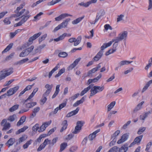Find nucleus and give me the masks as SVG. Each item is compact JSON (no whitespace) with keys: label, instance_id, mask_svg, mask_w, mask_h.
Listing matches in <instances>:
<instances>
[{"label":"nucleus","instance_id":"nucleus-6","mask_svg":"<svg viewBox=\"0 0 152 152\" xmlns=\"http://www.w3.org/2000/svg\"><path fill=\"white\" fill-rule=\"evenodd\" d=\"M81 59L80 58L76 59L73 62L70 64L67 68V70L68 71L72 70L78 64Z\"/></svg>","mask_w":152,"mask_h":152},{"label":"nucleus","instance_id":"nucleus-61","mask_svg":"<svg viewBox=\"0 0 152 152\" xmlns=\"http://www.w3.org/2000/svg\"><path fill=\"white\" fill-rule=\"evenodd\" d=\"M120 131L119 130H117L116 131L112 136V138H113L114 137L117 136L120 133Z\"/></svg>","mask_w":152,"mask_h":152},{"label":"nucleus","instance_id":"nucleus-64","mask_svg":"<svg viewBox=\"0 0 152 152\" xmlns=\"http://www.w3.org/2000/svg\"><path fill=\"white\" fill-rule=\"evenodd\" d=\"M77 147L76 146H73L70 148L69 151L70 152H74L77 149Z\"/></svg>","mask_w":152,"mask_h":152},{"label":"nucleus","instance_id":"nucleus-34","mask_svg":"<svg viewBox=\"0 0 152 152\" xmlns=\"http://www.w3.org/2000/svg\"><path fill=\"white\" fill-rule=\"evenodd\" d=\"M28 54H29L27 52V50L25 49L24 50H23L20 54L19 56L20 57H24L27 56Z\"/></svg>","mask_w":152,"mask_h":152},{"label":"nucleus","instance_id":"nucleus-58","mask_svg":"<svg viewBox=\"0 0 152 152\" xmlns=\"http://www.w3.org/2000/svg\"><path fill=\"white\" fill-rule=\"evenodd\" d=\"M36 93L33 91L31 94L29 96L28 98L25 100V102H26L28 100L32 98L34 95Z\"/></svg>","mask_w":152,"mask_h":152},{"label":"nucleus","instance_id":"nucleus-28","mask_svg":"<svg viewBox=\"0 0 152 152\" xmlns=\"http://www.w3.org/2000/svg\"><path fill=\"white\" fill-rule=\"evenodd\" d=\"M84 18V16L79 17L72 22V23L75 25L77 24L81 21Z\"/></svg>","mask_w":152,"mask_h":152},{"label":"nucleus","instance_id":"nucleus-59","mask_svg":"<svg viewBox=\"0 0 152 152\" xmlns=\"http://www.w3.org/2000/svg\"><path fill=\"white\" fill-rule=\"evenodd\" d=\"M36 93L33 91L31 94L29 96L28 98L25 100V102H26L28 100L32 98L34 95Z\"/></svg>","mask_w":152,"mask_h":152},{"label":"nucleus","instance_id":"nucleus-26","mask_svg":"<svg viewBox=\"0 0 152 152\" xmlns=\"http://www.w3.org/2000/svg\"><path fill=\"white\" fill-rule=\"evenodd\" d=\"M28 60V58H26L21 60H20L19 61H18L16 63H15V64L16 65H21L25 62L27 61Z\"/></svg>","mask_w":152,"mask_h":152},{"label":"nucleus","instance_id":"nucleus-52","mask_svg":"<svg viewBox=\"0 0 152 152\" xmlns=\"http://www.w3.org/2000/svg\"><path fill=\"white\" fill-rule=\"evenodd\" d=\"M101 75L100 74L97 77L95 78L94 79H91L92 83H95L101 77Z\"/></svg>","mask_w":152,"mask_h":152},{"label":"nucleus","instance_id":"nucleus-43","mask_svg":"<svg viewBox=\"0 0 152 152\" xmlns=\"http://www.w3.org/2000/svg\"><path fill=\"white\" fill-rule=\"evenodd\" d=\"M43 13L42 12H40L36 16L34 17V21H36L37 20H39L40 18V16L43 15Z\"/></svg>","mask_w":152,"mask_h":152},{"label":"nucleus","instance_id":"nucleus-32","mask_svg":"<svg viewBox=\"0 0 152 152\" xmlns=\"http://www.w3.org/2000/svg\"><path fill=\"white\" fill-rule=\"evenodd\" d=\"M19 105L16 104L11 107L9 109V111L11 112H14L17 110L18 108Z\"/></svg>","mask_w":152,"mask_h":152},{"label":"nucleus","instance_id":"nucleus-62","mask_svg":"<svg viewBox=\"0 0 152 152\" xmlns=\"http://www.w3.org/2000/svg\"><path fill=\"white\" fill-rule=\"evenodd\" d=\"M26 139V137H25V136H22L19 139V143H20L24 141H25Z\"/></svg>","mask_w":152,"mask_h":152},{"label":"nucleus","instance_id":"nucleus-50","mask_svg":"<svg viewBox=\"0 0 152 152\" xmlns=\"http://www.w3.org/2000/svg\"><path fill=\"white\" fill-rule=\"evenodd\" d=\"M47 36V34H45L42 35L41 37L39 38V43H40L43 40H44Z\"/></svg>","mask_w":152,"mask_h":152},{"label":"nucleus","instance_id":"nucleus-42","mask_svg":"<svg viewBox=\"0 0 152 152\" xmlns=\"http://www.w3.org/2000/svg\"><path fill=\"white\" fill-rule=\"evenodd\" d=\"M67 54L66 52H63L59 53L58 56L60 57L65 58L67 56Z\"/></svg>","mask_w":152,"mask_h":152},{"label":"nucleus","instance_id":"nucleus-3","mask_svg":"<svg viewBox=\"0 0 152 152\" xmlns=\"http://www.w3.org/2000/svg\"><path fill=\"white\" fill-rule=\"evenodd\" d=\"M81 39V36H80L77 37V39H76V38L74 37L71 38L69 39L68 41L71 43L74 42V45L76 46L79 45Z\"/></svg>","mask_w":152,"mask_h":152},{"label":"nucleus","instance_id":"nucleus-9","mask_svg":"<svg viewBox=\"0 0 152 152\" xmlns=\"http://www.w3.org/2000/svg\"><path fill=\"white\" fill-rule=\"evenodd\" d=\"M69 16H71V15L67 13L62 14L59 16L55 18V20L56 21H60L64 18Z\"/></svg>","mask_w":152,"mask_h":152},{"label":"nucleus","instance_id":"nucleus-60","mask_svg":"<svg viewBox=\"0 0 152 152\" xmlns=\"http://www.w3.org/2000/svg\"><path fill=\"white\" fill-rule=\"evenodd\" d=\"M124 17V15H123L121 14L120 15L118 16L117 18V22H119L122 20Z\"/></svg>","mask_w":152,"mask_h":152},{"label":"nucleus","instance_id":"nucleus-11","mask_svg":"<svg viewBox=\"0 0 152 152\" xmlns=\"http://www.w3.org/2000/svg\"><path fill=\"white\" fill-rule=\"evenodd\" d=\"M128 144H125L119 148L118 152H126L128 150Z\"/></svg>","mask_w":152,"mask_h":152},{"label":"nucleus","instance_id":"nucleus-23","mask_svg":"<svg viewBox=\"0 0 152 152\" xmlns=\"http://www.w3.org/2000/svg\"><path fill=\"white\" fill-rule=\"evenodd\" d=\"M59 67V64H58L56 66L53 68L50 72H49L48 76L49 78L51 77L52 74L54 72L57 70Z\"/></svg>","mask_w":152,"mask_h":152},{"label":"nucleus","instance_id":"nucleus-19","mask_svg":"<svg viewBox=\"0 0 152 152\" xmlns=\"http://www.w3.org/2000/svg\"><path fill=\"white\" fill-rule=\"evenodd\" d=\"M66 36V33H64L60 35L58 37L54 39V40L55 42H58L63 40Z\"/></svg>","mask_w":152,"mask_h":152},{"label":"nucleus","instance_id":"nucleus-44","mask_svg":"<svg viewBox=\"0 0 152 152\" xmlns=\"http://www.w3.org/2000/svg\"><path fill=\"white\" fill-rule=\"evenodd\" d=\"M146 128L145 127H140L137 132V134H142L146 130Z\"/></svg>","mask_w":152,"mask_h":152},{"label":"nucleus","instance_id":"nucleus-41","mask_svg":"<svg viewBox=\"0 0 152 152\" xmlns=\"http://www.w3.org/2000/svg\"><path fill=\"white\" fill-rule=\"evenodd\" d=\"M39 128V124H36L32 127V131L34 132H36Z\"/></svg>","mask_w":152,"mask_h":152},{"label":"nucleus","instance_id":"nucleus-29","mask_svg":"<svg viewBox=\"0 0 152 152\" xmlns=\"http://www.w3.org/2000/svg\"><path fill=\"white\" fill-rule=\"evenodd\" d=\"M96 91H96V88H95V86L91 88V90L90 91L91 93H90V96L89 97V98H90V97L92 96L95 95L96 93H97V92Z\"/></svg>","mask_w":152,"mask_h":152},{"label":"nucleus","instance_id":"nucleus-56","mask_svg":"<svg viewBox=\"0 0 152 152\" xmlns=\"http://www.w3.org/2000/svg\"><path fill=\"white\" fill-rule=\"evenodd\" d=\"M36 93L33 91L31 94L29 96L28 98L25 100V102H26L28 100L32 98L34 95Z\"/></svg>","mask_w":152,"mask_h":152},{"label":"nucleus","instance_id":"nucleus-39","mask_svg":"<svg viewBox=\"0 0 152 152\" xmlns=\"http://www.w3.org/2000/svg\"><path fill=\"white\" fill-rule=\"evenodd\" d=\"M37 104L36 102H29L26 104V107L30 108L33 107Z\"/></svg>","mask_w":152,"mask_h":152},{"label":"nucleus","instance_id":"nucleus-35","mask_svg":"<svg viewBox=\"0 0 152 152\" xmlns=\"http://www.w3.org/2000/svg\"><path fill=\"white\" fill-rule=\"evenodd\" d=\"M13 45V43H11L9 44L2 51V53H5L9 51L12 47Z\"/></svg>","mask_w":152,"mask_h":152},{"label":"nucleus","instance_id":"nucleus-21","mask_svg":"<svg viewBox=\"0 0 152 152\" xmlns=\"http://www.w3.org/2000/svg\"><path fill=\"white\" fill-rule=\"evenodd\" d=\"M15 139L14 138H10L7 141L6 144L9 147L15 143Z\"/></svg>","mask_w":152,"mask_h":152},{"label":"nucleus","instance_id":"nucleus-63","mask_svg":"<svg viewBox=\"0 0 152 152\" xmlns=\"http://www.w3.org/2000/svg\"><path fill=\"white\" fill-rule=\"evenodd\" d=\"M152 144V142H149L147 144L146 146V148H145V151H148L150 149L151 146Z\"/></svg>","mask_w":152,"mask_h":152},{"label":"nucleus","instance_id":"nucleus-47","mask_svg":"<svg viewBox=\"0 0 152 152\" xmlns=\"http://www.w3.org/2000/svg\"><path fill=\"white\" fill-rule=\"evenodd\" d=\"M96 91H97V93L102 91L104 89V86L101 87L100 86H95Z\"/></svg>","mask_w":152,"mask_h":152},{"label":"nucleus","instance_id":"nucleus-53","mask_svg":"<svg viewBox=\"0 0 152 152\" xmlns=\"http://www.w3.org/2000/svg\"><path fill=\"white\" fill-rule=\"evenodd\" d=\"M16 118V115H13L9 117L8 120L11 122L15 120Z\"/></svg>","mask_w":152,"mask_h":152},{"label":"nucleus","instance_id":"nucleus-25","mask_svg":"<svg viewBox=\"0 0 152 152\" xmlns=\"http://www.w3.org/2000/svg\"><path fill=\"white\" fill-rule=\"evenodd\" d=\"M132 61H128L124 60L121 61L119 63L120 66H121L125 65H127L132 63Z\"/></svg>","mask_w":152,"mask_h":152},{"label":"nucleus","instance_id":"nucleus-46","mask_svg":"<svg viewBox=\"0 0 152 152\" xmlns=\"http://www.w3.org/2000/svg\"><path fill=\"white\" fill-rule=\"evenodd\" d=\"M78 5L80 6L86 7H88L89 5V3L88 2L85 3H84L83 2H82L81 3H79Z\"/></svg>","mask_w":152,"mask_h":152},{"label":"nucleus","instance_id":"nucleus-5","mask_svg":"<svg viewBox=\"0 0 152 152\" xmlns=\"http://www.w3.org/2000/svg\"><path fill=\"white\" fill-rule=\"evenodd\" d=\"M19 88V86H17L12 88H10L7 92L8 96H10L15 94L18 90Z\"/></svg>","mask_w":152,"mask_h":152},{"label":"nucleus","instance_id":"nucleus-15","mask_svg":"<svg viewBox=\"0 0 152 152\" xmlns=\"http://www.w3.org/2000/svg\"><path fill=\"white\" fill-rule=\"evenodd\" d=\"M42 34L41 32H39L38 33L34 34L33 36L31 37L28 40L29 42H32L33 40H35Z\"/></svg>","mask_w":152,"mask_h":152},{"label":"nucleus","instance_id":"nucleus-31","mask_svg":"<svg viewBox=\"0 0 152 152\" xmlns=\"http://www.w3.org/2000/svg\"><path fill=\"white\" fill-rule=\"evenodd\" d=\"M115 104V101H113L108 105L107 106L108 111H110L114 107Z\"/></svg>","mask_w":152,"mask_h":152},{"label":"nucleus","instance_id":"nucleus-22","mask_svg":"<svg viewBox=\"0 0 152 152\" xmlns=\"http://www.w3.org/2000/svg\"><path fill=\"white\" fill-rule=\"evenodd\" d=\"M3 70L4 72H5L7 76L10 75L13 72V68H10L9 69H4Z\"/></svg>","mask_w":152,"mask_h":152},{"label":"nucleus","instance_id":"nucleus-14","mask_svg":"<svg viewBox=\"0 0 152 152\" xmlns=\"http://www.w3.org/2000/svg\"><path fill=\"white\" fill-rule=\"evenodd\" d=\"M70 20V18H67L63 20V22L60 24L62 28H65L67 27L68 23Z\"/></svg>","mask_w":152,"mask_h":152},{"label":"nucleus","instance_id":"nucleus-27","mask_svg":"<svg viewBox=\"0 0 152 152\" xmlns=\"http://www.w3.org/2000/svg\"><path fill=\"white\" fill-rule=\"evenodd\" d=\"M85 98L84 97H83L80 100L77 101L75 103L73 104V106L76 107L79 105L80 104L83 103L85 100Z\"/></svg>","mask_w":152,"mask_h":152},{"label":"nucleus","instance_id":"nucleus-18","mask_svg":"<svg viewBox=\"0 0 152 152\" xmlns=\"http://www.w3.org/2000/svg\"><path fill=\"white\" fill-rule=\"evenodd\" d=\"M13 17H15V15H12L10 17L5 18L3 20V22L6 25L10 24L11 23L10 19Z\"/></svg>","mask_w":152,"mask_h":152},{"label":"nucleus","instance_id":"nucleus-45","mask_svg":"<svg viewBox=\"0 0 152 152\" xmlns=\"http://www.w3.org/2000/svg\"><path fill=\"white\" fill-rule=\"evenodd\" d=\"M110 152H117L118 151V148L117 146H115L111 148L110 150Z\"/></svg>","mask_w":152,"mask_h":152},{"label":"nucleus","instance_id":"nucleus-54","mask_svg":"<svg viewBox=\"0 0 152 152\" xmlns=\"http://www.w3.org/2000/svg\"><path fill=\"white\" fill-rule=\"evenodd\" d=\"M102 46L101 47V50L97 53L96 54L97 56H99L100 58L103 55V50L105 48H104V49H102Z\"/></svg>","mask_w":152,"mask_h":152},{"label":"nucleus","instance_id":"nucleus-48","mask_svg":"<svg viewBox=\"0 0 152 152\" xmlns=\"http://www.w3.org/2000/svg\"><path fill=\"white\" fill-rule=\"evenodd\" d=\"M25 9H22L21 11L20 12H17L16 13V14H15V17H19L20 15H22L25 12Z\"/></svg>","mask_w":152,"mask_h":152},{"label":"nucleus","instance_id":"nucleus-17","mask_svg":"<svg viewBox=\"0 0 152 152\" xmlns=\"http://www.w3.org/2000/svg\"><path fill=\"white\" fill-rule=\"evenodd\" d=\"M144 103V101H142L140 103H139L134 108V112H136L137 111L140 110L142 108V105Z\"/></svg>","mask_w":152,"mask_h":152},{"label":"nucleus","instance_id":"nucleus-55","mask_svg":"<svg viewBox=\"0 0 152 152\" xmlns=\"http://www.w3.org/2000/svg\"><path fill=\"white\" fill-rule=\"evenodd\" d=\"M148 10L152 9V0H148Z\"/></svg>","mask_w":152,"mask_h":152},{"label":"nucleus","instance_id":"nucleus-33","mask_svg":"<svg viewBox=\"0 0 152 152\" xmlns=\"http://www.w3.org/2000/svg\"><path fill=\"white\" fill-rule=\"evenodd\" d=\"M28 127L27 126H24L23 128L19 129L16 132V134H18L20 133L24 132L28 128Z\"/></svg>","mask_w":152,"mask_h":152},{"label":"nucleus","instance_id":"nucleus-12","mask_svg":"<svg viewBox=\"0 0 152 152\" xmlns=\"http://www.w3.org/2000/svg\"><path fill=\"white\" fill-rule=\"evenodd\" d=\"M128 34V32L126 31H124L121 32L118 36L120 37L122 40H125L127 37Z\"/></svg>","mask_w":152,"mask_h":152},{"label":"nucleus","instance_id":"nucleus-57","mask_svg":"<svg viewBox=\"0 0 152 152\" xmlns=\"http://www.w3.org/2000/svg\"><path fill=\"white\" fill-rule=\"evenodd\" d=\"M36 93L33 91L31 94L29 96L28 98L25 100V102H26L28 100L32 98L34 95Z\"/></svg>","mask_w":152,"mask_h":152},{"label":"nucleus","instance_id":"nucleus-2","mask_svg":"<svg viewBox=\"0 0 152 152\" xmlns=\"http://www.w3.org/2000/svg\"><path fill=\"white\" fill-rule=\"evenodd\" d=\"M84 123V122L83 121H77L76 124V126L75 127V130L73 133L76 134L79 132Z\"/></svg>","mask_w":152,"mask_h":152},{"label":"nucleus","instance_id":"nucleus-13","mask_svg":"<svg viewBox=\"0 0 152 152\" xmlns=\"http://www.w3.org/2000/svg\"><path fill=\"white\" fill-rule=\"evenodd\" d=\"M100 129H98L90 134L88 136V138L90 140H93L96 137V134L100 132Z\"/></svg>","mask_w":152,"mask_h":152},{"label":"nucleus","instance_id":"nucleus-10","mask_svg":"<svg viewBox=\"0 0 152 152\" xmlns=\"http://www.w3.org/2000/svg\"><path fill=\"white\" fill-rule=\"evenodd\" d=\"M105 12L103 11H101L99 12L97 14L96 18L94 21V24H95L101 17L103 16Z\"/></svg>","mask_w":152,"mask_h":152},{"label":"nucleus","instance_id":"nucleus-16","mask_svg":"<svg viewBox=\"0 0 152 152\" xmlns=\"http://www.w3.org/2000/svg\"><path fill=\"white\" fill-rule=\"evenodd\" d=\"M152 113V109L150 111H149L145 113L143 115H141L140 116V120L144 121L145 119L147 117L148 115Z\"/></svg>","mask_w":152,"mask_h":152},{"label":"nucleus","instance_id":"nucleus-24","mask_svg":"<svg viewBox=\"0 0 152 152\" xmlns=\"http://www.w3.org/2000/svg\"><path fill=\"white\" fill-rule=\"evenodd\" d=\"M67 144L66 142H63L60 145V149L59 151V152H61L64 151L67 147Z\"/></svg>","mask_w":152,"mask_h":152},{"label":"nucleus","instance_id":"nucleus-20","mask_svg":"<svg viewBox=\"0 0 152 152\" xmlns=\"http://www.w3.org/2000/svg\"><path fill=\"white\" fill-rule=\"evenodd\" d=\"M26 118V117L24 116H23L21 117L17 124V126H19L21 125H22L25 121Z\"/></svg>","mask_w":152,"mask_h":152},{"label":"nucleus","instance_id":"nucleus-36","mask_svg":"<svg viewBox=\"0 0 152 152\" xmlns=\"http://www.w3.org/2000/svg\"><path fill=\"white\" fill-rule=\"evenodd\" d=\"M7 76H6L5 72L3 70L0 71V80L4 79Z\"/></svg>","mask_w":152,"mask_h":152},{"label":"nucleus","instance_id":"nucleus-4","mask_svg":"<svg viewBox=\"0 0 152 152\" xmlns=\"http://www.w3.org/2000/svg\"><path fill=\"white\" fill-rule=\"evenodd\" d=\"M1 124V126H4L2 129L3 131H6L9 129L11 126L10 124L9 123H7V120L5 119L2 120Z\"/></svg>","mask_w":152,"mask_h":152},{"label":"nucleus","instance_id":"nucleus-38","mask_svg":"<svg viewBox=\"0 0 152 152\" xmlns=\"http://www.w3.org/2000/svg\"><path fill=\"white\" fill-rule=\"evenodd\" d=\"M65 72V69L64 68L60 69L58 72L57 74L55 76V77H57L60 76L62 74L64 73Z\"/></svg>","mask_w":152,"mask_h":152},{"label":"nucleus","instance_id":"nucleus-40","mask_svg":"<svg viewBox=\"0 0 152 152\" xmlns=\"http://www.w3.org/2000/svg\"><path fill=\"white\" fill-rule=\"evenodd\" d=\"M30 16L31 15H25L21 20V21L24 23L28 20Z\"/></svg>","mask_w":152,"mask_h":152},{"label":"nucleus","instance_id":"nucleus-1","mask_svg":"<svg viewBox=\"0 0 152 152\" xmlns=\"http://www.w3.org/2000/svg\"><path fill=\"white\" fill-rule=\"evenodd\" d=\"M121 40H122L121 39L119 36L118 35V36L117 37H116L115 39H113L112 41H110L108 43H104L103 45H102V49H103L104 48H106L107 47L110 46L112 45L113 42H115V43L113 44V46L114 47H115V48H116L117 46L118 45V44L116 43H117L121 41Z\"/></svg>","mask_w":152,"mask_h":152},{"label":"nucleus","instance_id":"nucleus-8","mask_svg":"<svg viewBox=\"0 0 152 152\" xmlns=\"http://www.w3.org/2000/svg\"><path fill=\"white\" fill-rule=\"evenodd\" d=\"M128 136L129 135L127 134L123 135L121 139L118 141L117 143L120 144L125 142L127 139Z\"/></svg>","mask_w":152,"mask_h":152},{"label":"nucleus","instance_id":"nucleus-51","mask_svg":"<svg viewBox=\"0 0 152 152\" xmlns=\"http://www.w3.org/2000/svg\"><path fill=\"white\" fill-rule=\"evenodd\" d=\"M46 97V96H43L42 98L40 100V104H43L47 100V99Z\"/></svg>","mask_w":152,"mask_h":152},{"label":"nucleus","instance_id":"nucleus-30","mask_svg":"<svg viewBox=\"0 0 152 152\" xmlns=\"http://www.w3.org/2000/svg\"><path fill=\"white\" fill-rule=\"evenodd\" d=\"M32 140H30L28 141H27L24 144L23 146V148L24 149H26L27 148L28 146L30 145L32 143Z\"/></svg>","mask_w":152,"mask_h":152},{"label":"nucleus","instance_id":"nucleus-7","mask_svg":"<svg viewBox=\"0 0 152 152\" xmlns=\"http://www.w3.org/2000/svg\"><path fill=\"white\" fill-rule=\"evenodd\" d=\"M143 136L141 135L136 137L134 140V141L131 143L129 146V147H131L133 145L136 143H140L143 137Z\"/></svg>","mask_w":152,"mask_h":152},{"label":"nucleus","instance_id":"nucleus-37","mask_svg":"<svg viewBox=\"0 0 152 152\" xmlns=\"http://www.w3.org/2000/svg\"><path fill=\"white\" fill-rule=\"evenodd\" d=\"M61 0H52V1L48 2L47 4L48 6L53 5L59 2Z\"/></svg>","mask_w":152,"mask_h":152},{"label":"nucleus","instance_id":"nucleus-49","mask_svg":"<svg viewBox=\"0 0 152 152\" xmlns=\"http://www.w3.org/2000/svg\"><path fill=\"white\" fill-rule=\"evenodd\" d=\"M89 90L88 88H85L81 92L80 95V96H83Z\"/></svg>","mask_w":152,"mask_h":152}]
</instances>
